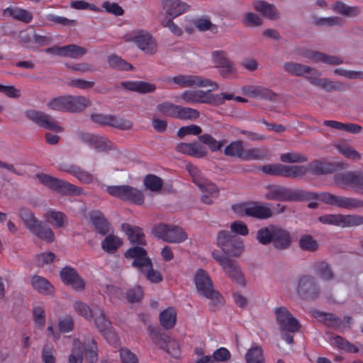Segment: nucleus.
<instances>
[{
	"mask_svg": "<svg viewBox=\"0 0 363 363\" xmlns=\"http://www.w3.org/2000/svg\"><path fill=\"white\" fill-rule=\"evenodd\" d=\"M265 198L282 201H303L318 199L327 204L346 209H355L363 206L362 200L337 196L330 193H311L301 189L291 190L282 186H269Z\"/></svg>",
	"mask_w": 363,
	"mask_h": 363,
	"instance_id": "1",
	"label": "nucleus"
},
{
	"mask_svg": "<svg viewBox=\"0 0 363 363\" xmlns=\"http://www.w3.org/2000/svg\"><path fill=\"white\" fill-rule=\"evenodd\" d=\"M125 257L127 259H133L132 265L144 274L150 282L160 283L162 281L161 273L153 269L152 261L144 248L138 246L130 247L125 252Z\"/></svg>",
	"mask_w": 363,
	"mask_h": 363,
	"instance_id": "2",
	"label": "nucleus"
},
{
	"mask_svg": "<svg viewBox=\"0 0 363 363\" xmlns=\"http://www.w3.org/2000/svg\"><path fill=\"white\" fill-rule=\"evenodd\" d=\"M96 342L89 337L86 342H82L78 338H74L72 342V352L69 356V363H82L83 355L90 363H95L98 359Z\"/></svg>",
	"mask_w": 363,
	"mask_h": 363,
	"instance_id": "3",
	"label": "nucleus"
},
{
	"mask_svg": "<svg viewBox=\"0 0 363 363\" xmlns=\"http://www.w3.org/2000/svg\"><path fill=\"white\" fill-rule=\"evenodd\" d=\"M187 169L192 178V182L202 191L201 200L206 204H211L213 200L218 198L219 195V189L218 186L204 178L201 175V171L194 165H188Z\"/></svg>",
	"mask_w": 363,
	"mask_h": 363,
	"instance_id": "4",
	"label": "nucleus"
},
{
	"mask_svg": "<svg viewBox=\"0 0 363 363\" xmlns=\"http://www.w3.org/2000/svg\"><path fill=\"white\" fill-rule=\"evenodd\" d=\"M19 216L25 226L35 236L48 242L55 240V234L48 227L43 225V222L38 220L34 213L28 208H21Z\"/></svg>",
	"mask_w": 363,
	"mask_h": 363,
	"instance_id": "5",
	"label": "nucleus"
},
{
	"mask_svg": "<svg viewBox=\"0 0 363 363\" xmlns=\"http://www.w3.org/2000/svg\"><path fill=\"white\" fill-rule=\"evenodd\" d=\"M195 284L198 291L211 300L213 309L223 304L222 296L213 289V283L206 271L199 269L195 276Z\"/></svg>",
	"mask_w": 363,
	"mask_h": 363,
	"instance_id": "6",
	"label": "nucleus"
},
{
	"mask_svg": "<svg viewBox=\"0 0 363 363\" xmlns=\"http://www.w3.org/2000/svg\"><path fill=\"white\" fill-rule=\"evenodd\" d=\"M217 245L223 250V255L227 257H238L244 248L243 242L240 238L225 230H221L218 233Z\"/></svg>",
	"mask_w": 363,
	"mask_h": 363,
	"instance_id": "7",
	"label": "nucleus"
},
{
	"mask_svg": "<svg viewBox=\"0 0 363 363\" xmlns=\"http://www.w3.org/2000/svg\"><path fill=\"white\" fill-rule=\"evenodd\" d=\"M106 191L112 196L136 205H142L145 201L143 192L129 185L108 186Z\"/></svg>",
	"mask_w": 363,
	"mask_h": 363,
	"instance_id": "8",
	"label": "nucleus"
},
{
	"mask_svg": "<svg viewBox=\"0 0 363 363\" xmlns=\"http://www.w3.org/2000/svg\"><path fill=\"white\" fill-rule=\"evenodd\" d=\"M212 256L222 267L232 281L242 286L245 285V279L240 268L232 259L221 254L218 250H213Z\"/></svg>",
	"mask_w": 363,
	"mask_h": 363,
	"instance_id": "9",
	"label": "nucleus"
},
{
	"mask_svg": "<svg viewBox=\"0 0 363 363\" xmlns=\"http://www.w3.org/2000/svg\"><path fill=\"white\" fill-rule=\"evenodd\" d=\"M152 233L164 241L179 243L187 239V235L180 227L160 223L152 228Z\"/></svg>",
	"mask_w": 363,
	"mask_h": 363,
	"instance_id": "10",
	"label": "nucleus"
},
{
	"mask_svg": "<svg viewBox=\"0 0 363 363\" xmlns=\"http://www.w3.org/2000/svg\"><path fill=\"white\" fill-rule=\"evenodd\" d=\"M150 336L154 342L161 349L166 351L170 356L177 358L180 354L179 343L171 338L158 328H149Z\"/></svg>",
	"mask_w": 363,
	"mask_h": 363,
	"instance_id": "11",
	"label": "nucleus"
},
{
	"mask_svg": "<svg viewBox=\"0 0 363 363\" xmlns=\"http://www.w3.org/2000/svg\"><path fill=\"white\" fill-rule=\"evenodd\" d=\"M262 171L269 175L296 178L303 176L307 169L303 166H289L281 164H265Z\"/></svg>",
	"mask_w": 363,
	"mask_h": 363,
	"instance_id": "12",
	"label": "nucleus"
},
{
	"mask_svg": "<svg viewBox=\"0 0 363 363\" xmlns=\"http://www.w3.org/2000/svg\"><path fill=\"white\" fill-rule=\"evenodd\" d=\"M318 220L323 224L348 228L363 224V216L359 215L325 214L319 216Z\"/></svg>",
	"mask_w": 363,
	"mask_h": 363,
	"instance_id": "13",
	"label": "nucleus"
},
{
	"mask_svg": "<svg viewBox=\"0 0 363 363\" xmlns=\"http://www.w3.org/2000/svg\"><path fill=\"white\" fill-rule=\"evenodd\" d=\"M36 177L44 186L62 194H77L79 189L76 186L50 175L39 173Z\"/></svg>",
	"mask_w": 363,
	"mask_h": 363,
	"instance_id": "14",
	"label": "nucleus"
},
{
	"mask_svg": "<svg viewBox=\"0 0 363 363\" xmlns=\"http://www.w3.org/2000/svg\"><path fill=\"white\" fill-rule=\"evenodd\" d=\"M96 328L99 333L106 338L107 342L112 345L118 344L117 335L113 331L111 321L106 317L101 308H97L92 318Z\"/></svg>",
	"mask_w": 363,
	"mask_h": 363,
	"instance_id": "15",
	"label": "nucleus"
},
{
	"mask_svg": "<svg viewBox=\"0 0 363 363\" xmlns=\"http://www.w3.org/2000/svg\"><path fill=\"white\" fill-rule=\"evenodd\" d=\"M171 81L182 88L210 86L213 90L218 89V84L216 82L198 75L179 74L173 77Z\"/></svg>",
	"mask_w": 363,
	"mask_h": 363,
	"instance_id": "16",
	"label": "nucleus"
},
{
	"mask_svg": "<svg viewBox=\"0 0 363 363\" xmlns=\"http://www.w3.org/2000/svg\"><path fill=\"white\" fill-rule=\"evenodd\" d=\"M320 287L315 279L310 275H303L299 278L297 293L306 300H313L320 294Z\"/></svg>",
	"mask_w": 363,
	"mask_h": 363,
	"instance_id": "17",
	"label": "nucleus"
},
{
	"mask_svg": "<svg viewBox=\"0 0 363 363\" xmlns=\"http://www.w3.org/2000/svg\"><path fill=\"white\" fill-rule=\"evenodd\" d=\"M274 313L280 330L289 333L298 331L301 325L286 307L277 308Z\"/></svg>",
	"mask_w": 363,
	"mask_h": 363,
	"instance_id": "18",
	"label": "nucleus"
},
{
	"mask_svg": "<svg viewBox=\"0 0 363 363\" xmlns=\"http://www.w3.org/2000/svg\"><path fill=\"white\" fill-rule=\"evenodd\" d=\"M77 138L82 143L92 147L96 152H106L113 149V143L106 138L99 135L79 132Z\"/></svg>",
	"mask_w": 363,
	"mask_h": 363,
	"instance_id": "19",
	"label": "nucleus"
},
{
	"mask_svg": "<svg viewBox=\"0 0 363 363\" xmlns=\"http://www.w3.org/2000/svg\"><path fill=\"white\" fill-rule=\"evenodd\" d=\"M26 116L28 118L41 128L52 130L56 133H60L62 131V128L50 116L43 112L36 110H28L26 111Z\"/></svg>",
	"mask_w": 363,
	"mask_h": 363,
	"instance_id": "20",
	"label": "nucleus"
},
{
	"mask_svg": "<svg viewBox=\"0 0 363 363\" xmlns=\"http://www.w3.org/2000/svg\"><path fill=\"white\" fill-rule=\"evenodd\" d=\"M212 59L215 66L220 69V74L228 78L237 72L235 64L230 61L227 53L223 50H216L212 52Z\"/></svg>",
	"mask_w": 363,
	"mask_h": 363,
	"instance_id": "21",
	"label": "nucleus"
},
{
	"mask_svg": "<svg viewBox=\"0 0 363 363\" xmlns=\"http://www.w3.org/2000/svg\"><path fill=\"white\" fill-rule=\"evenodd\" d=\"M60 274L62 281L72 286L74 290L82 291L84 289L85 281L75 269L71 267H65L61 269Z\"/></svg>",
	"mask_w": 363,
	"mask_h": 363,
	"instance_id": "22",
	"label": "nucleus"
},
{
	"mask_svg": "<svg viewBox=\"0 0 363 363\" xmlns=\"http://www.w3.org/2000/svg\"><path fill=\"white\" fill-rule=\"evenodd\" d=\"M245 216L257 219L265 220L272 216V210L258 202H250L243 205Z\"/></svg>",
	"mask_w": 363,
	"mask_h": 363,
	"instance_id": "23",
	"label": "nucleus"
},
{
	"mask_svg": "<svg viewBox=\"0 0 363 363\" xmlns=\"http://www.w3.org/2000/svg\"><path fill=\"white\" fill-rule=\"evenodd\" d=\"M138 48L146 54L152 55L157 51V43L152 36L143 30L138 31L133 38Z\"/></svg>",
	"mask_w": 363,
	"mask_h": 363,
	"instance_id": "24",
	"label": "nucleus"
},
{
	"mask_svg": "<svg viewBox=\"0 0 363 363\" xmlns=\"http://www.w3.org/2000/svg\"><path fill=\"white\" fill-rule=\"evenodd\" d=\"M212 88L208 91L186 90L181 94V99L187 104H211V92Z\"/></svg>",
	"mask_w": 363,
	"mask_h": 363,
	"instance_id": "25",
	"label": "nucleus"
},
{
	"mask_svg": "<svg viewBox=\"0 0 363 363\" xmlns=\"http://www.w3.org/2000/svg\"><path fill=\"white\" fill-rule=\"evenodd\" d=\"M272 245L276 250H285L290 247L292 243L291 233L286 229L277 225L275 226Z\"/></svg>",
	"mask_w": 363,
	"mask_h": 363,
	"instance_id": "26",
	"label": "nucleus"
},
{
	"mask_svg": "<svg viewBox=\"0 0 363 363\" xmlns=\"http://www.w3.org/2000/svg\"><path fill=\"white\" fill-rule=\"evenodd\" d=\"M301 55L313 62H323L332 65H340L343 62L342 59L339 57L328 55L323 52L309 50H303Z\"/></svg>",
	"mask_w": 363,
	"mask_h": 363,
	"instance_id": "27",
	"label": "nucleus"
},
{
	"mask_svg": "<svg viewBox=\"0 0 363 363\" xmlns=\"http://www.w3.org/2000/svg\"><path fill=\"white\" fill-rule=\"evenodd\" d=\"M163 10L172 18L187 11L189 6L180 0H162Z\"/></svg>",
	"mask_w": 363,
	"mask_h": 363,
	"instance_id": "28",
	"label": "nucleus"
},
{
	"mask_svg": "<svg viewBox=\"0 0 363 363\" xmlns=\"http://www.w3.org/2000/svg\"><path fill=\"white\" fill-rule=\"evenodd\" d=\"M242 94L247 96L260 99H268L274 100L275 99V94L270 89L256 86H243Z\"/></svg>",
	"mask_w": 363,
	"mask_h": 363,
	"instance_id": "29",
	"label": "nucleus"
},
{
	"mask_svg": "<svg viewBox=\"0 0 363 363\" xmlns=\"http://www.w3.org/2000/svg\"><path fill=\"white\" fill-rule=\"evenodd\" d=\"M176 150L179 152L186 154L196 158H202L207 155L208 152L200 144L196 143H180L176 147Z\"/></svg>",
	"mask_w": 363,
	"mask_h": 363,
	"instance_id": "30",
	"label": "nucleus"
},
{
	"mask_svg": "<svg viewBox=\"0 0 363 363\" xmlns=\"http://www.w3.org/2000/svg\"><path fill=\"white\" fill-rule=\"evenodd\" d=\"M360 172H347L335 174L334 181L342 188L350 186L357 189Z\"/></svg>",
	"mask_w": 363,
	"mask_h": 363,
	"instance_id": "31",
	"label": "nucleus"
},
{
	"mask_svg": "<svg viewBox=\"0 0 363 363\" xmlns=\"http://www.w3.org/2000/svg\"><path fill=\"white\" fill-rule=\"evenodd\" d=\"M90 105V101L82 96H67L66 111L71 113L80 112Z\"/></svg>",
	"mask_w": 363,
	"mask_h": 363,
	"instance_id": "32",
	"label": "nucleus"
},
{
	"mask_svg": "<svg viewBox=\"0 0 363 363\" xmlns=\"http://www.w3.org/2000/svg\"><path fill=\"white\" fill-rule=\"evenodd\" d=\"M89 218L99 233L106 235L109 232L110 223L100 211H91L89 213Z\"/></svg>",
	"mask_w": 363,
	"mask_h": 363,
	"instance_id": "33",
	"label": "nucleus"
},
{
	"mask_svg": "<svg viewBox=\"0 0 363 363\" xmlns=\"http://www.w3.org/2000/svg\"><path fill=\"white\" fill-rule=\"evenodd\" d=\"M121 86L130 91H136L140 94L152 93L156 89L153 84L143 81H126L121 82Z\"/></svg>",
	"mask_w": 363,
	"mask_h": 363,
	"instance_id": "34",
	"label": "nucleus"
},
{
	"mask_svg": "<svg viewBox=\"0 0 363 363\" xmlns=\"http://www.w3.org/2000/svg\"><path fill=\"white\" fill-rule=\"evenodd\" d=\"M3 16L29 23L33 19V14L26 9L18 7H8L3 11Z\"/></svg>",
	"mask_w": 363,
	"mask_h": 363,
	"instance_id": "35",
	"label": "nucleus"
},
{
	"mask_svg": "<svg viewBox=\"0 0 363 363\" xmlns=\"http://www.w3.org/2000/svg\"><path fill=\"white\" fill-rule=\"evenodd\" d=\"M254 9L263 16L275 20L279 18V12L275 6L264 1H255L253 3Z\"/></svg>",
	"mask_w": 363,
	"mask_h": 363,
	"instance_id": "36",
	"label": "nucleus"
},
{
	"mask_svg": "<svg viewBox=\"0 0 363 363\" xmlns=\"http://www.w3.org/2000/svg\"><path fill=\"white\" fill-rule=\"evenodd\" d=\"M123 228L132 244L145 245V235L143 230L136 226H131L129 224H123Z\"/></svg>",
	"mask_w": 363,
	"mask_h": 363,
	"instance_id": "37",
	"label": "nucleus"
},
{
	"mask_svg": "<svg viewBox=\"0 0 363 363\" xmlns=\"http://www.w3.org/2000/svg\"><path fill=\"white\" fill-rule=\"evenodd\" d=\"M340 164H334L320 161H315L310 164V169L315 174H325L335 172Z\"/></svg>",
	"mask_w": 363,
	"mask_h": 363,
	"instance_id": "38",
	"label": "nucleus"
},
{
	"mask_svg": "<svg viewBox=\"0 0 363 363\" xmlns=\"http://www.w3.org/2000/svg\"><path fill=\"white\" fill-rule=\"evenodd\" d=\"M45 217L48 222L56 228H63L67 224V216L60 211L50 209Z\"/></svg>",
	"mask_w": 363,
	"mask_h": 363,
	"instance_id": "39",
	"label": "nucleus"
},
{
	"mask_svg": "<svg viewBox=\"0 0 363 363\" xmlns=\"http://www.w3.org/2000/svg\"><path fill=\"white\" fill-rule=\"evenodd\" d=\"M199 140L203 145H207L212 152L220 151L221 148L227 143L226 139L217 140L208 133L200 135L199 136Z\"/></svg>",
	"mask_w": 363,
	"mask_h": 363,
	"instance_id": "40",
	"label": "nucleus"
},
{
	"mask_svg": "<svg viewBox=\"0 0 363 363\" xmlns=\"http://www.w3.org/2000/svg\"><path fill=\"white\" fill-rule=\"evenodd\" d=\"M161 325L168 330L172 328L177 322V311L173 307H168L160 314Z\"/></svg>",
	"mask_w": 363,
	"mask_h": 363,
	"instance_id": "41",
	"label": "nucleus"
},
{
	"mask_svg": "<svg viewBox=\"0 0 363 363\" xmlns=\"http://www.w3.org/2000/svg\"><path fill=\"white\" fill-rule=\"evenodd\" d=\"M31 285L35 291L42 294H50L53 290V286L50 281L38 275H34L31 278Z\"/></svg>",
	"mask_w": 363,
	"mask_h": 363,
	"instance_id": "42",
	"label": "nucleus"
},
{
	"mask_svg": "<svg viewBox=\"0 0 363 363\" xmlns=\"http://www.w3.org/2000/svg\"><path fill=\"white\" fill-rule=\"evenodd\" d=\"M313 315L328 327L337 328L342 323L341 318L333 313L315 311Z\"/></svg>",
	"mask_w": 363,
	"mask_h": 363,
	"instance_id": "43",
	"label": "nucleus"
},
{
	"mask_svg": "<svg viewBox=\"0 0 363 363\" xmlns=\"http://www.w3.org/2000/svg\"><path fill=\"white\" fill-rule=\"evenodd\" d=\"M62 171L69 172L77 178L81 182L89 184L93 181V175L89 172L82 169L77 166H69L67 167H60Z\"/></svg>",
	"mask_w": 363,
	"mask_h": 363,
	"instance_id": "44",
	"label": "nucleus"
},
{
	"mask_svg": "<svg viewBox=\"0 0 363 363\" xmlns=\"http://www.w3.org/2000/svg\"><path fill=\"white\" fill-rule=\"evenodd\" d=\"M244 145L242 140L230 142L225 146L223 150L225 155L240 159L242 160L244 154Z\"/></svg>",
	"mask_w": 363,
	"mask_h": 363,
	"instance_id": "45",
	"label": "nucleus"
},
{
	"mask_svg": "<svg viewBox=\"0 0 363 363\" xmlns=\"http://www.w3.org/2000/svg\"><path fill=\"white\" fill-rule=\"evenodd\" d=\"M276 225H269L259 228L256 234V239L262 245H267L272 242L273 235Z\"/></svg>",
	"mask_w": 363,
	"mask_h": 363,
	"instance_id": "46",
	"label": "nucleus"
},
{
	"mask_svg": "<svg viewBox=\"0 0 363 363\" xmlns=\"http://www.w3.org/2000/svg\"><path fill=\"white\" fill-rule=\"evenodd\" d=\"M123 244L121 239L113 234L108 235L101 242L102 249L108 253H114Z\"/></svg>",
	"mask_w": 363,
	"mask_h": 363,
	"instance_id": "47",
	"label": "nucleus"
},
{
	"mask_svg": "<svg viewBox=\"0 0 363 363\" xmlns=\"http://www.w3.org/2000/svg\"><path fill=\"white\" fill-rule=\"evenodd\" d=\"M107 62L110 67L121 71L132 70L133 67L117 55H111L108 57Z\"/></svg>",
	"mask_w": 363,
	"mask_h": 363,
	"instance_id": "48",
	"label": "nucleus"
},
{
	"mask_svg": "<svg viewBox=\"0 0 363 363\" xmlns=\"http://www.w3.org/2000/svg\"><path fill=\"white\" fill-rule=\"evenodd\" d=\"M333 11L347 17H354L359 13L360 9L357 6H350L342 1H337L333 5Z\"/></svg>",
	"mask_w": 363,
	"mask_h": 363,
	"instance_id": "49",
	"label": "nucleus"
},
{
	"mask_svg": "<svg viewBox=\"0 0 363 363\" xmlns=\"http://www.w3.org/2000/svg\"><path fill=\"white\" fill-rule=\"evenodd\" d=\"M284 68L286 72L295 76H303L312 70L309 66L296 62H286L284 65Z\"/></svg>",
	"mask_w": 363,
	"mask_h": 363,
	"instance_id": "50",
	"label": "nucleus"
},
{
	"mask_svg": "<svg viewBox=\"0 0 363 363\" xmlns=\"http://www.w3.org/2000/svg\"><path fill=\"white\" fill-rule=\"evenodd\" d=\"M330 342L333 345L337 347V348L351 353H357L359 351L357 347L339 335L331 337Z\"/></svg>",
	"mask_w": 363,
	"mask_h": 363,
	"instance_id": "51",
	"label": "nucleus"
},
{
	"mask_svg": "<svg viewBox=\"0 0 363 363\" xmlns=\"http://www.w3.org/2000/svg\"><path fill=\"white\" fill-rule=\"evenodd\" d=\"M107 125L126 130L132 128L133 123L129 120L118 117L116 115L108 114Z\"/></svg>",
	"mask_w": 363,
	"mask_h": 363,
	"instance_id": "52",
	"label": "nucleus"
},
{
	"mask_svg": "<svg viewBox=\"0 0 363 363\" xmlns=\"http://www.w3.org/2000/svg\"><path fill=\"white\" fill-rule=\"evenodd\" d=\"M200 116V113L196 109L178 106L176 118L180 120L195 121Z\"/></svg>",
	"mask_w": 363,
	"mask_h": 363,
	"instance_id": "53",
	"label": "nucleus"
},
{
	"mask_svg": "<svg viewBox=\"0 0 363 363\" xmlns=\"http://www.w3.org/2000/svg\"><path fill=\"white\" fill-rule=\"evenodd\" d=\"M247 363H264L263 351L259 346H255L248 350L245 354Z\"/></svg>",
	"mask_w": 363,
	"mask_h": 363,
	"instance_id": "54",
	"label": "nucleus"
},
{
	"mask_svg": "<svg viewBox=\"0 0 363 363\" xmlns=\"http://www.w3.org/2000/svg\"><path fill=\"white\" fill-rule=\"evenodd\" d=\"M143 184L147 189L158 191L162 187L163 180L155 174H150L144 177Z\"/></svg>",
	"mask_w": 363,
	"mask_h": 363,
	"instance_id": "55",
	"label": "nucleus"
},
{
	"mask_svg": "<svg viewBox=\"0 0 363 363\" xmlns=\"http://www.w3.org/2000/svg\"><path fill=\"white\" fill-rule=\"evenodd\" d=\"M73 308L76 313L87 320H91L94 317V312L96 311V310H91L86 303L81 301H74Z\"/></svg>",
	"mask_w": 363,
	"mask_h": 363,
	"instance_id": "56",
	"label": "nucleus"
},
{
	"mask_svg": "<svg viewBox=\"0 0 363 363\" xmlns=\"http://www.w3.org/2000/svg\"><path fill=\"white\" fill-rule=\"evenodd\" d=\"M64 57L77 59L84 55L87 50L86 48L75 44L64 45Z\"/></svg>",
	"mask_w": 363,
	"mask_h": 363,
	"instance_id": "57",
	"label": "nucleus"
},
{
	"mask_svg": "<svg viewBox=\"0 0 363 363\" xmlns=\"http://www.w3.org/2000/svg\"><path fill=\"white\" fill-rule=\"evenodd\" d=\"M298 246L303 251L315 252L318 248V243L311 235H304L300 238Z\"/></svg>",
	"mask_w": 363,
	"mask_h": 363,
	"instance_id": "58",
	"label": "nucleus"
},
{
	"mask_svg": "<svg viewBox=\"0 0 363 363\" xmlns=\"http://www.w3.org/2000/svg\"><path fill=\"white\" fill-rule=\"evenodd\" d=\"M318 87L326 91H344L347 86L345 84L340 82H333L328 79L323 78L321 81H318Z\"/></svg>",
	"mask_w": 363,
	"mask_h": 363,
	"instance_id": "59",
	"label": "nucleus"
},
{
	"mask_svg": "<svg viewBox=\"0 0 363 363\" xmlns=\"http://www.w3.org/2000/svg\"><path fill=\"white\" fill-rule=\"evenodd\" d=\"M315 270L318 277L323 280L329 281L333 278V272L330 265L325 262L316 263Z\"/></svg>",
	"mask_w": 363,
	"mask_h": 363,
	"instance_id": "60",
	"label": "nucleus"
},
{
	"mask_svg": "<svg viewBox=\"0 0 363 363\" xmlns=\"http://www.w3.org/2000/svg\"><path fill=\"white\" fill-rule=\"evenodd\" d=\"M267 157V153L264 150L259 148H251L244 150L242 160H261Z\"/></svg>",
	"mask_w": 363,
	"mask_h": 363,
	"instance_id": "61",
	"label": "nucleus"
},
{
	"mask_svg": "<svg viewBox=\"0 0 363 363\" xmlns=\"http://www.w3.org/2000/svg\"><path fill=\"white\" fill-rule=\"evenodd\" d=\"M178 106L170 102H163L157 104V110L166 116L176 118Z\"/></svg>",
	"mask_w": 363,
	"mask_h": 363,
	"instance_id": "62",
	"label": "nucleus"
},
{
	"mask_svg": "<svg viewBox=\"0 0 363 363\" xmlns=\"http://www.w3.org/2000/svg\"><path fill=\"white\" fill-rule=\"evenodd\" d=\"M74 322L73 318L67 315L59 319L58 329L62 333H69L73 330Z\"/></svg>",
	"mask_w": 363,
	"mask_h": 363,
	"instance_id": "63",
	"label": "nucleus"
},
{
	"mask_svg": "<svg viewBox=\"0 0 363 363\" xmlns=\"http://www.w3.org/2000/svg\"><path fill=\"white\" fill-rule=\"evenodd\" d=\"M33 319L35 325L42 330L45 325V311L41 306L34 307L33 309Z\"/></svg>",
	"mask_w": 363,
	"mask_h": 363,
	"instance_id": "64",
	"label": "nucleus"
}]
</instances>
